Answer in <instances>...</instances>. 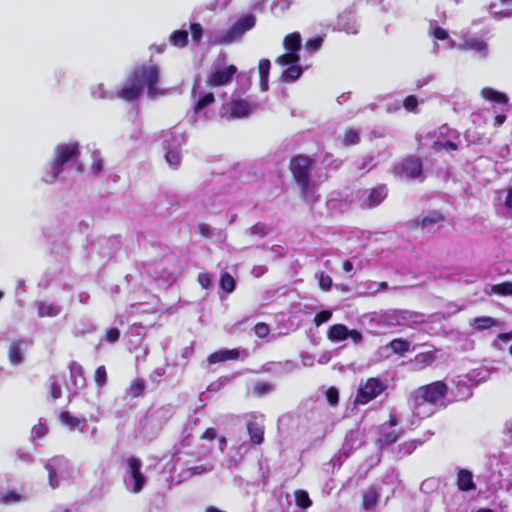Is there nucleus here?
<instances>
[{
  "instance_id": "423d86ee",
  "label": "nucleus",
  "mask_w": 512,
  "mask_h": 512,
  "mask_svg": "<svg viewBox=\"0 0 512 512\" xmlns=\"http://www.w3.org/2000/svg\"><path fill=\"white\" fill-rule=\"evenodd\" d=\"M386 389V384L376 377H370L359 384L354 400L355 405H366L376 399Z\"/></svg>"
},
{
  "instance_id": "774afa93",
  "label": "nucleus",
  "mask_w": 512,
  "mask_h": 512,
  "mask_svg": "<svg viewBox=\"0 0 512 512\" xmlns=\"http://www.w3.org/2000/svg\"><path fill=\"white\" fill-rule=\"evenodd\" d=\"M497 339L498 340H501L503 342H507V341H510L512 339V334H511V331L509 332H504V333H499L497 335Z\"/></svg>"
},
{
  "instance_id": "f257e3e1",
  "label": "nucleus",
  "mask_w": 512,
  "mask_h": 512,
  "mask_svg": "<svg viewBox=\"0 0 512 512\" xmlns=\"http://www.w3.org/2000/svg\"><path fill=\"white\" fill-rule=\"evenodd\" d=\"M160 81V68L157 64H141L133 67L128 74L121 88L117 90L118 98L130 102L138 99L144 87L147 88V94L153 97L160 93L157 85Z\"/></svg>"
},
{
  "instance_id": "20e7f679",
  "label": "nucleus",
  "mask_w": 512,
  "mask_h": 512,
  "mask_svg": "<svg viewBox=\"0 0 512 512\" xmlns=\"http://www.w3.org/2000/svg\"><path fill=\"white\" fill-rule=\"evenodd\" d=\"M395 177L411 181L424 182L425 174L423 161L420 157L415 155H407L401 161L395 164L392 168Z\"/></svg>"
},
{
  "instance_id": "6e6d98bb",
  "label": "nucleus",
  "mask_w": 512,
  "mask_h": 512,
  "mask_svg": "<svg viewBox=\"0 0 512 512\" xmlns=\"http://www.w3.org/2000/svg\"><path fill=\"white\" fill-rule=\"evenodd\" d=\"M50 394L54 400L59 399L62 396V388L56 379L50 384Z\"/></svg>"
},
{
  "instance_id": "a878e982",
  "label": "nucleus",
  "mask_w": 512,
  "mask_h": 512,
  "mask_svg": "<svg viewBox=\"0 0 512 512\" xmlns=\"http://www.w3.org/2000/svg\"><path fill=\"white\" fill-rule=\"evenodd\" d=\"M379 493L373 487L368 488L362 495V505L365 510L373 509L378 501Z\"/></svg>"
},
{
  "instance_id": "dca6fc26",
  "label": "nucleus",
  "mask_w": 512,
  "mask_h": 512,
  "mask_svg": "<svg viewBox=\"0 0 512 512\" xmlns=\"http://www.w3.org/2000/svg\"><path fill=\"white\" fill-rule=\"evenodd\" d=\"M457 487L460 491L468 492L476 489V484L473 481V474L467 469H458L457 472Z\"/></svg>"
},
{
  "instance_id": "473e14b6",
  "label": "nucleus",
  "mask_w": 512,
  "mask_h": 512,
  "mask_svg": "<svg viewBox=\"0 0 512 512\" xmlns=\"http://www.w3.org/2000/svg\"><path fill=\"white\" fill-rule=\"evenodd\" d=\"M22 495L14 490L0 494V505L8 506L21 502Z\"/></svg>"
},
{
  "instance_id": "69168bd1",
  "label": "nucleus",
  "mask_w": 512,
  "mask_h": 512,
  "mask_svg": "<svg viewBox=\"0 0 512 512\" xmlns=\"http://www.w3.org/2000/svg\"><path fill=\"white\" fill-rule=\"evenodd\" d=\"M507 117L505 114H498L494 117L493 122L495 126H501L505 123Z\"/></svg>"
},
{
  "instance_id": "864d4df0",
  "label": "nucleus",
  "mask_w": 512,
  "mask_h": 512,
  "mask_svg": "<svg viewBox=\"0 0 512 512\" xmlns=\"http://www.w3.org/2000/svg\"><path fill=\"white\" fill-rule=\"evenodd\" d=\"M45 468L48 472L49 484L51 485V487L57 488L58 487V478H57L56 470L54 469V467L51 464H46Z\"/></svg>"
},
{
  "instance_id": "2eb2a0df",
  "label": "nucleus",
  "mask_w": 512,
  "mask_h": 512,
  "mask_svg": "<svg viewBox=\"0 0 512 512\" xmlns=\"http://www.w3.org/2000/svg\"><path fill=\"white\" fill-rule=\"evenodd\" d=\"M240 357V351L237 348L220 350L210 354L207 358L209 364H216L225 361H234Z\"/></svg>"
},
{
  "instance_id": "bb28decb",
  "label": "nucleus",
  "mask_w": 512,
  "mask_h": 512,
  "mask_svg": "<svg viewBox=\"0 0 512 512\" xmlns=\"http://www.w3.org/2000/svg\"><path fill=\"white\" fill-rule=\"evenodd\" d=\"M169 40L173 46L183 48L188 44V32L184 29L175 30L170 34Z\"/></svg>"
},
{
  "instance_id": "393cba45",
  "label": "nucleus",
  "mask_w": 512,
  "mask_h": 512,
  "mask_svg": "<svg viewBox=\"0 0 512 512\" xmlns=\"http://www.w3.org/2000/svg\"><path fill=\"white\" fill-rule=\"evenodd\" d=\"M361 141L360 130L354 127H348L343 134L342 144L345 147L354 146Z\"/></svg>"
},
{
  "instance_id": "ddd939ff",
  "label": "nucleus",
  "mask_w": 512,
  "mask_h": 512,
  "mask_svg": "<svg viewBox=\"0 0 512 512\" xmlns=\"http://www.w3.org/2000/svg\"><path fill=\"white\" fill-rule=\"evenodd\" d=\"M230 116L235 119L247 117L253 110L246 99H233L229 104Z\"/></svg>"
},
{
  "instance_id": "680f3d73",
  "label": "nucleus",
  "mask_w": 512,
  "mask_h": 512,
  "mask_svg": "<svg viewBox=\"0 0 512 512\" xmlns=\"http://www.w3.org/2000/svg\"><path fill=\"white\" fill-rule=\"evenodd\" d=\"M433 35L438 40H446L448 38V32L442 27H436L433 31Z\"/></svg>"
},
{
  "instance_id": "f3484780",
  "label": "nucleus",
  "mask_w": 512,
  "mask_h": 512,
  "mask_svg": "<svg viewBox=\"0 0 512 512\" xmlns=\"http://www.w3.org/2000/svg\"><path fill=\"white\" fill-rule=\"evenodd\" d=\"M59 420L63 425L67 426L69 429H78L80 432H83V429L87 424L86 418L75 417L68 411H62L59 414Z\"/></svg>"
},
{
  "instance_id": "c9c22d12",
  "label": "nucleus",
  "mask_w": 512,
  "mask_h": 512,
  "mask_svg": "<svg viewBox=\"0 0 512 512\" xmlns=\"http://www.w3.org/2000/svg\"><path fill=\"white\" fill-rule=\"evenodd\" d=\"M492 292L501 296H512V282L505 281L492 286Z\"/></svg>"
},
{
  "instance_id": "72a5a7b5",
  "label": "nucleus",
  "mask_w": 512,
  "mask_h": 512,
  "mask_svg": "<svg viewBox=\"0 0 512 512\" xmlns=\"http://www.w3.org/2000/svg\"><path fill=\"white\" fill-rule=\"evenodd\" d=\"M220 287L223 291L231 293L235 290L236 281L231 274L224 272L220 277Z\"/></svg>"
},
{
  "instance_id": "f03ea898",
  "label": "nucleus",
  "mask_w": 512,
  "mask_h": 512,
  "mask_svg": "<svg viewBox=\"0 0 512 512\" xmlns=\"http://www.w3.org/2000/svg\"><path fill=\"white\" fill-rule=\"evenodd\" d=\"M448 391V385L441 380L418 387L411 393L414 411L418 415L425 414L430 416L437 410L446 408Z\"/></svg>"
},
{
  "instance_id": "7ed1b4c3",
  "label": "nucleus",
  "mask_w": 512,
  "mask_h": 512,
  "mask_svg": "<svg viewBox=\"0 0 512 512\" xmlns=\"http://www.w3.org/2000/svg\"><path fill=\"white\" fill-rule=\"evenodd\" d=\"M314 165L315 160L306 154L293 155L289 161V170L300 189V197L304 202L313 203L317 200L314 196L315 183L311 181Z\"/></svg>"
},
{
  "instance_id": "5fc2aeb1",
  "label": "nucleus",
  "mask_w": 512,
  "mask_h": 512,
  "mask_svg": "<svg viewBox=\"0 0 512 512\" xmlns=\"http://www.w3.org/2000/svg\"><path fill=\"white\" fill-rule=\"evenodd\" d=\"M120 338V331L118 328H115V327H112V328H109L106 333H105V340L108 342V343H115L119 340Z\"/></svg>"
},
{
  "instance_id": "09e8293b",
  "label": "nucleus",
  "mask_w": 512,
  "mask_h": 512,
  "mask_svg": "<svg viewBox=\"0 0 512 512\" xmlns=\"http://www.w3.org/2000/svg\"><path fill=\"white\" fill-rule=\"evenodd\" d=\"M90 170L94 175H98L103 170V160L98 153L93 154V162Z\"/></svg>"
},
{
  "instance_id": "c85d7f7f",
  "label": "nucleus",
  "mask_w": 512,
  "mask_h": 512,
  "mask_svg": "<svg viewBox=\"0 0 512 512\" xmlns=\"http://www.w3.org/2000/svg\"><path fill=\"white\" fill-rule=\"evenodd\" d=\"M302 68L294 64L292 66H288L281 74V78L284 82H293L299 79L302 75Z\"/></svg>"
},
{
  "instance_id": "13d9d810",
  "label": "nucleus",
  "mask_w": 512,
  "mask_h": 512,
  "mask_svg": "<svg viewBox=\"0 0 512 512\" xmlns=\"http://www.w3.org/2000/svg\"><path fill=\"white\" fill-rule=\"evenodd\" d=\"M326 398H327V401L331 404V405H336L338 403V400H339V393H338V390L334 387H330L327 391H326Z\"/></svg>"
},
{
  "instance_id": "2f4dec72",
  "label": "nucleus",
  "mask_w": 512,
  "mask_h": 512,
  "mask_svg": "<svg viewBox=\"0 0 512 512\" xmlns=\"http://www.w3.org/2000/svg\"><path fill=\"white\" fill-rule=\"evenodd\" d=\"M146 383L143 379H137L132 382L127 390V394L132 398H138L144 395Z\"/></svg>"
},
{
  "instance_id": "f704fd0d",
  "label": "nucleus",
  "mask_w": 512,
  "mask_h": 512,
  "mask_svg": "<svg viewBox=\"0 0 512 512\" xmlns=\"http://www.w3.org/2000/svg\"><path fill=\"white\" fill-rule=\"evenodd\" d=\"M296 505L302 509H307L312 505V501L305 490H296L294 493Z\"/></svg>"
},
{
  "instance_id": "bf43d9fd",
  "label": "nucleus",
  "mask_w": 512,
  "mask_h": 512,
  "mask_svg": "<svg viewBox=\"0 0 512 512\" xmlns=\"http://www.w3.org/2000/svg\"><path fill=\"white\" fill-rule=\"evenodd\" d=\"M217 437V430L215 428H207L201 435L202 440L212 441Z\"/></svg>"
},
{
  "instance_id": "4d7b16f0",
  "label": "nucleus",
  "mask_w": 512,
  "mask_h": 512,
  "mask_svg": "<svg viewBox=\"0 0 512 512\" xmlns=\"http://www.w3.org/2000/svg\"><path fill=\"white\" fill-rule=\"evenodd\" d=\"M271 389H272V385L267 382H257L254 385V392L257 393L258 395L266 394V393L270 392Z\"/></svg>"
},
{
  "instance_id": "1a4fd4ad",
  "label": "nucleus",
  "mask_w": 512,
  "mask_h": 512,
  "mask_svg": "<svg viewBox=\"0 0 512 512\" xmlns=\"http://www.w3.org/2000/svg\"><path fill=\"white\" fill-rule=\"evenodd\" d=\"M236 72L237 67L232 64L226 67L225 69L215 70L208 75L206 79V84L209 87H219L227 85L232 80Z\"/></svg>"
},
{
  "instance_id": "0eeeda50",
  "label": "nucleus",
  "mask_w": 512,
  "mask_h": 512,
  "mask_svg": "<svg viewBox=\"0 0 512 512\" xmlns=\"http://www.w3.org/2000/svg\"><path fill=\"white\" fill-rule=\"evenodd\" d=\"M446 217L438 210H431L422 219L415 217L409 221V226L412 229H426L429 232H435L442 227Z\"/></svg>"
},
{
  "instance_id": "ea45409f",
  "label": "nucleus",
  "mask_w": 512,
  "mask_h": 512,
  "mask_svg": "<svg viewBox=\"0 0 512 512\" xmlns=\"http://www.w3.org/2000/svg\"><path fill=\"white\" fill-rule=\"evenodd\" d=\"M94 380L99 388L103 387L107 383L108 376L105 366L101 365L96 368L94 373Z\"/></svg>"
},
{
  "instance_id": "9b49d317",
  "label": "nucleus",
  "mask_w": 512,
  "mask_h": 512,
  "mask_svg": "<svg viewBox=\"0 0 512 512\" xmlns=\"http://www.w3.org/2000/svg\"><path fill=\"white\" fill-rule=\"evenodd\" d=\"M127 462L129 466V473L134 481L133 492L139 493L146 482V479L141 472L142 462L136 457H130Z\"/></svg>"
},
{
  "instance_id": "9d476101",
  "label": "nucleus",
  "mask_w": 512,
  "mask_h": 512,
  "mask_svg": "<svg viewBox=\"0 0 512 512\" xmlns=\"http://www.w3.org/2000/svg\"><path fill=\"white\" fill-rule=\"evenodd\" d=\"M249 440L252 445H261L265 439V425L256 415H251L246 423Z\"/></svg>"
},
{
  "instance_id": "e2e57ef3",
  "label": "nucleus",
  "mask_w": 512,
  "mask_h": 512,
  "mask_svg": "<svg viewBox=\"0 0 512 512\" xmlns=\"http://www.w3.org/2000/svg\"><path fill=\"white\" fill-rule=\"evenodd\" d=\"M188 471L191 476H195L205 473L206 471H208V469L205 465H198L188 468Z\"/></svg>"
},
{
  "instance_id": "a19ab883",
  "label": "nucleus",
  "mask_w": 512,
  "mask_h": 512,
  "mask_svg": "<svg viewBox=\"0 0 512 512\" xmlns=\"http://www.w3.org/2000/svg\"><path fill=\"white\" fill-rule=\"evenodd\" d=\"M332 317V311L330 310H321L317 312L314 316L313 322L316 327L321 326L322 324L329 321Z\"/></svg>"
},
{
  "instance_id": "338daca9",
  "label": "nucleus",
  "mask_w": 512,
  "mask_h": 512,
  "mask_svg": "<svg viewBox=\"0 0 512 512\" xmlns=\"http://www.w3.org/2000/svg\"><path fill=\"white\" fill-rule=\"evenodd\" d=\"M505 206L509 209H512V186L507 190Z\"/></svg>"
},
{
  "instance_id": "c03bdc74",
  "label": "nucleus",
  "mask_w": 512,
  "mask_h": 512,
  "mask_svg": "<svg viewBox=\"0 0 512 512\" xmlns=\"http://www.w3.org/2000/svg\"><path fill=\"white\" fill-rule=\"evenodd\" d=\"M190 31H191L192 41L195 43H199L203 36V28H202L201 24L200 23H191Z\"/></svg>"
},
{
  "instance_id": "de8ad7c7",
  "label": "nucleus",
  "mask_w": 512,
  "mask_h": 512,
  "mask_svg": "<svg viewBox=\"0 0 512 512\" xmlns=\"http://www.w3.org/2000/svg\"><path fill=\"white\" fill-rule=\"evenodd\" d=\"M403 106L408 112H416L418 100L415 95H409L403 100Z\"/></svg>"
},
{
  "instance_id": "052dcab7",
  "label": "nucleus",
  "mask_w": 512,
  "mask_h": 512,
  "mask_svg": "<svg viewBox=\"0 0 512 512\" xmlns=\"http://www.w3.org/2000/svg\"><path fill=\"white\" fill-rule=\"evenodd\" d=\"M348 334H349V338H351L352 341L354 342V344H356V345L360 344L363 340L362 333L356 329H352V330L348 329Z\"/></svg>"
},
{
  "instance_id": "b1692460",
  "label": "nucleus",
  "mask_w": 512,
  "mask_h": 512,
  "mask_svg": "<svg viewBox=\"0 0 512 512\" xmlns=\"http://www.w3.org/2000/svg\"><path fill=\"white\" fill-rule=\"evenodd\" d=\"M284 48L289 52L299 53L301 49V35L298 32H293L284 37Z\"/></svg>"
},
{
  "instance_id": "aec40b11",
  "label": "nucleus",
  "mask_w": 512,
  "mask_h": 512,
  "mask_svg": "<svg viewBox=\"0 0 512 512\" xmlns=\"http://www.w3.org/2000/svg\"><path fill=\"white\" fill-rule=\"evenodd\" d=\"M327 338L332 342L346 340L349 338L348 327L344 324H333L327 331Z\"/></svg>"
},
{
  "instance_id": "a18cd8bd",
  "label": "nucleus",
  "mask_w": 512,
  "mask_h": 512,
  "mask_svg": "<svg viewBox=\"0 0 512 512\" xmlns=\"http://www.w3.org/2000/svg\"><path fill=\"white\" fill-rule=\"evenodd\" d=\"M48 428L45 424L38 422L31 429V436L33 439H39L46 435Z\"/></svg>"
},
{
  "instance_id": "603ef678",
  "label": "nucleus",
  "mask_w": 512,
  "mask_h": 512,
  "mask_svg": "<svg viewBox=\"0 0 512 512\" xmlns=\"http://www.w3.org/2000/svg\"><path fill=\"white\" fill-rule=\"evenodd\" d=\"M197 280L202 288L208 289L212 285V274L208 272L199 273Z\"/></svg>"
},
{
  "instance_id": "3c124183",
  "label": "nucleus",
  "mask_w": 512,
  "mask_h": 512,
  "mask_svg": "<svg viewBox=\"0 0 512 512\" xmlns=\"http://www.w3.org/2000/svg\"><path fill=\"white\" fill-rule=\"evenodd\" d=\"M253 331L259 338H264L270 333V328L268 324L264 322H258L255 324Z\"/></svg>"
},
{
  "instance_id": "49530a36",
  "label": "nucleus",
  "mask_w": 512,
  "mask_h": 512,
  "mask_svg": "<svg viewBox=\"0 0 512 512\" xmlns=\"http://www.w3.org/2000/svg\"><path fill=\"white\" fill-rule=\"evenodd\" d=\"M271 63L269 59H261L258 64L259 78H269Z\"/></svg>"
},
{
  "instance_id": "37998d69",
  "label": "nucleus",
  "mask_w": 512,
  "mask_h": 512,
  "mask_svg": "<svg viewBox=\"0 0 512 512\" xmlns=\"http://www.w3.org/2000/svg\"><path fill=\"white\" fill-rule=\"evenodd\" d=\"M318 284L321 290L325 292L330 291L332 287V278L324 272H320L318 275Z\"/></svg>"
},
{
  "instance_id": "f8f14e48",
  "label": "nucleus",
  "mask_w": 512,
  "mask_h": 512,
  "mask_svg": "<svg viewBox=\"0 0 512 512\" xmlns=\"http://www.w3.org/2000/svg\"><path fill=\"white\" fill-rule=\"evenodd\" d=\"M388 196V188L386 184H378L373 187L367 198L363 201L362 207L372 209L380 205Z\"/></svg>"
},
{
  "instance_id": "412c9836",
  "label": "nucleus",
  "mask_w": 512,
  "mask_h": 512,
  "mask_svg": "<svg viewBox=\"0 0 512 512\" xmlns=\"http://www.w3.org/2000/svg\"><path fill=\"white\" fill-rule=\"evenodd\" d=\"M256 19L253 15H247L245 17L240 18L236 21V23L232 26L231 32L233 34L241 35L246 31L250 30L254 27Z\"/></svg>"
},
{
  "instance_id": "e433bc0d",
  "label": "nucleus",
  "mask_w": 512,
  "mask_h": 512,
  "mask_svg": "<svg viewBox=\"0 0 512 512\" xmlns=\"http://www.w3.org/2000/svg\"><path fill=\"white\" fill-rule=\"evenodd\" d=\"M214 101H215V97H214L213 93H210V92L205 93L198 98V100L195 104L194 110L196 112L201 111L208 105L212 104Z\"/></svg>"
},
{
  "instance_id": "a211bd4d",
  "label": "nucleus",
  "mask_w": 512,
  "mask_h": 512,
  "mask_svg": "<svg viewBox=\"0 0 512 512\" xmlns=\"http://www.w3.org/2000/svg\"><path fill=\"white\" fill-rule=\"evenodd\" d=\"M25 346L26 344L22 340L13 341L10 343L8 348V359L10 364L19 365L23 362V350Z\"/></svg>"
},
{
  "instance_id": "0e129e2a",
  "label": "nucleus",
  "mask_w": 512,
  "mask_h": 512,
  "mask_svg": "<svg viewBox=\"0 0 512 512\" xmlns=\"http://www.w3.org/2000/svg\"><path fill=\"white\" fill-rule=\"evenodd\" d=\"M198 230H199V233H200L202 236L206 237V238H208V237H210V236H211V228H210V226H209L208 224H206V223H200V224L198 225Z\"/></svg>"
},
{
  "instance_id": "4be33fe9",
  "label": "nucleus",
  "mask_w": 512,
  "mask_h": 512,
  "mask_svg": "<svg viewBox=\"0 0 512 512\" xmlns=\"http://www.w3.org/2000/svg\"><path fill=\"white\" fill-rule=\"evenodd\" d=\"M69 370L73 384L75 386L79 384L80 387H84L86 385V379L84 377L83 367L79 363L72 361L69 364Z\"/></svg>"
},
{
  "instance_id": "58836bf2",
  "label": "nucleus",
  "mask_w": 512,
  "mask_h": 512,
  "mask_svg": "<svg viewBox=\"0 0 512 512\" xmlns=\"http://www.w3.org/2000/svg\"><path fill=\"white\" fill-rule=\"evenodd\" d=\"M464 47L477 52L486 53L487 43L483 40L471 39L464 42Z\"/></svg>"
},
{
  "instance_id": "7c9ffc66",
  "label": "nucleus",
  "mask_w": 512,
  "mask_h": 512,
  "mask_svg": "<svg viewBox=\"0 0 512 512\" xmlns=\"http://www.w3.org/2000/svg\"><path fill=\"white\" fill-rule=\"evenodd\" d=\"M300 61L299 53L289 52L278 56L275 62L280 66H292Z\"/></svg>"
},
{
  "instance_id": "6ab92c4d",
  "label": "nucleus",
  "mask_w": 512,
  "mask_h": 512,
  "mask_svg": "<svg viewBox=\"0 0 512 512\" xmlns=\"http://www.w3.org/2000/svg\"><path fill=\"white\" fill-rule=\"evenodd\" d=\"M491 14L502 17H510L512 15V0H494L489 4Z\"/></svg>"
},
{
  "instance_id": "8fccbe9b",
  "label": "nucleus",
  "mask_w": 512,
  "mask_h": 512,
  "mask_svg": "<svg viewBox=\"0 0 512 512\" xmlns=\"http://www.w3.org/2000/svg\"><path fill=\"white\" fill-rule=\"evenodd\" d=\"M323 43V38L317 36L315 38L308 39L305 43V48L311 52H315L320 49Z\"/></svg>"
},
{
  "instance_id": "6e6552de",
  "label": "nucleus",
  "mask_w": 512,
  "mask_h": 512,
  "mask_svg": "<svg viewBox=\"0 0 512 512\" xmlns=\"http://www.w3.org/2000/svg\"><path fill=\"white\" fill-rule=\"evenodd\" d=\"M182 142V135L176 133H171L169 139L164 141V148L167 149L165 160L173 168H177L181 163V154L178 147L181 146Z\"/></svg>"
},
{
  "instance_id": "79ce46f5",
  "label": "nucleus",
  "mask_w": 512,
  "mask_h": 512,
  "mask_svg": "<svg viewBox=\"0 0 512 512\" xmlns=\"http://www.w3.org/2000/svg\"><path fill=\"white\" fill-rule=\"evenodd\" d=\"M433 149L437 152L441 151L442 149H446V150H452V151H456L458 149V145L453 142V141H435L433 143Z\"/></svg>"
},
{
  "instance_id": "cd10ccee",
  "label": "nucleus",
  "mask_w": 512,
  "mask_h": 512,
  "mask_svg": "<svg viewBox=\"0 0 512 512\" xmlns=\"http://www.w3.org/2000/svg\"><path fill=\"white\" fill-rule=\"evenodd\" d=\"M37 312L39 317H54L60 310L53 303L42 301L38 304Z\"/></svg>"
},
{
  "instance_id": "4c0bfd02",
  "label": "nucleus",
  "mask_w": 512,
  "mask_h": 512,
  "mask_svg": "<svg viewBox=\"0 0 512 512\" xmlns=\"http://www.w3.org/2000/svg\"><path fill=\"white\" fill-rule=\"evenodd\" d=\"M401 433H402V430H399L398 432L391 431V432H388V433H383L379 437L378 442L381 445L389 446V445L395 443L398 440V438L401 435Z\"/></svg>"
},
{
  "instance_id": "c756f323",
  "label": "nucleus",
  "mask_w": 512,
  "mask_h": 512,
  "mask_svg": "<svg viewBox=\"0 0 512 512\" xmlns=\"http://www.w3.org/2000/svg\"><path fill=\"white\" fill-rule=\"evenodd\" d=\"M388 347L395 354L403 355L404 353L409 351L410 343L405 339L395 338L389 342Z\"/></svg>"
},
{
  "instance_id": "5701e85b",
  "label": "nucleus",
  "mask_w": 512,
  "mask_h": 512,
  "mask_svg": "<svg viewBox=\"0 0 512 512\" xmlns=\"http://www.w3.org/2000/svg\"><path fill=\"white\" fill-rule=\"evenodd\" d=\"M470 325L477 331H483L491 329L497 325V320L490 316L475 317L471 320Z\"/></svg>"
},
{
  "instance_id": "4468645a",
  "label": "nucleus",
  "mask_w": 512,
  "mask_h": 512,
  "mask_svg": "<svg viewBox=\"0 0 512 512\" xmlns=\"http://www.w3.org/2000/svg\"><path fill=\"white\" fill-rule=\"evenodd\" d=\"M480 94L484 100L505 106V110H508L509 98L504 92L497 91L491 87H484Z\"/></svg>"
},
{
  "instance_id": "39448f33",
  "label": "nucleus",
  "mask_w": 512,
  "mask_h": 512,
  "mask_svg": "<svg viewBox=\"0 0 512 512\" xmlns=\"http://www.w3.org/2000/svg\"><path fill=\"white\" fill-rule=\"evenodd\" d=\"M79 155L80 145L78 142L58 144L54 149V157L51 162V170L53 175L50 182L58 178V176L62 173L65 164L77 159Z\"/></svg>"
}]
</instances>
